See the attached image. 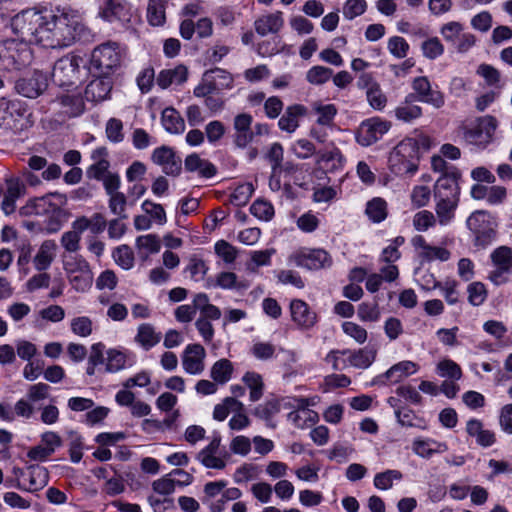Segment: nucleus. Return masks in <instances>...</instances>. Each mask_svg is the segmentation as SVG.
Instances as JSON below:
<instances>
[{
    "mask_svg": "<svg viewBox=\"0 0 512 512\" xmlns=\"http://www.w3.org/2000/svg\"><path fill=\"white\" fill-rule=\"evenodd\" d=\"M63 113L69 117L79 116L84 111V102L80 94H65L58 98Z\"/></svg>",
    "mask_w": 512,
    "mask_h": 512,
    "instance_id": "37998d69",
    "label": "nucleus"
},
{
    "mask_svg": "<svg viewBox=\"0 0 512 512\" xmlns=\"http://www.w3.org/2000/svg\"><path fill=\"white\" fill-rule=\"evenodd\" d=\"M71 286L78 292L87 291L93 282V273L91 269L81 270L78 273L68 276Z\"/></svg>",
    "mask_w": 512,
    "mask_h": 512,
    "instance_id": "0e129e2a",
    "label": "nucleus"
},
{
    "mask_svg": "<svg viewBox=\"0 0 512 512\" xmlns=\"http://www.w3.org/2000/svg\"><path fill=\"white\" fill-rule=\"evenodd\" d=\"M260 468L252 463H244L236 468L233 474V481L236 484H244L258 478Z\"/></svg>",
    "mask_w": 512,
    "mask_h": 512,
    "instance_id": "4d7b16f0",
    "label": "nucleus"
},
{
    "mask_svg": "<svg viewBox=\"0 0 512 512\" xmlns=\"http://www.w3.org/2000/svg\"><path fill=\"white\" fill-rule=\"evenodd\" d=\"M5 186L1 208L6 215H10L15 211L16 201L24 194L25 187L17 178L6 179Z\"/></svg>",
    "mask_w": 512,
    "mask_h": 512,
    "instance_id": "cd10ccee",
    "label": "nucleus"
},
{
    "mask_svg": "<svg viewBox=\"0 0 512 512\" xmlns=\"http://www.w3.org/2000/svg\"><path fill=\"white\" fill-rule=\"evenodd\" d=\"M411 450L419 458L428 460L434 455L447 452L448 445L434 438L418 436L412 440Z\"/></svg>",
    "mask_w": 512,
    "mask_h": 512,
    "instance_id": "4be33fe9",
    "label": "nucleus"
},
{
    "mask_svg": "<svg viewBox=\"0 0 512 512\" xmlns=\"http://www.w3.org/2000/svg\"><path fill=\"white\" fill-rule=\"evenodd\" d=\"M233 88L234 76L229 71L216 67L203 73L200 82L193 89V95L206 97Z\"/></svg>",
    "mask_w": 512,
    "mask_h": 512,
    "instance_id": "1a4fd4ad",
    "label": "nucleus"
},
{
    "mask_svg": "<svg viewBox=\"0 0 512 512\" xmlns=\"http://www.w3.org/2000/svg\"><path fill=\"white\" fill-rule=\"evenodd\" d=\"M376 350L371 347H365L358 350H350V367L357 369H367L376 359Z\"/></svg>",
    "mask_w": 512,
    "mask_h": 512,
    "instance_id": "a19ab883",
    "label": "nucleus"
},
{
    "mask_svg": "<svg viewBox=\"0 0 512 512\" xmlns=\"http://www.w3.org/2000/svg\"><path fill=\"white\" fill-rule=\"evenodd\" d=\"M232 372V363L227 359H220L213 364L210 375L216 383L225 384L231 379Z\"/></svg>",
    "mask_w": 512,
    "mask_h": 512,
    "instance_id": "8fccbe9b",
    "label": "nucleus"
},
{
    "mask_svg": "<svg viewBox=\"0 0 512 512\" xmlns=\"http://www.w3.org/2000/svg\"><path fill=\"white\" fill-rule=\"evenodd\" d=\"M405 242L403 236H397L389 241V244L382 250L379 261L381 263H395L400 259L399 247Z\"/></svg>",
    "mask_w": 512,
    "mask_h": 512,
    "instance_id": "864d4df0",
    "label": "nucleus"
},
{
    "mask_svg": "<svg viewBox=\"0 0 512 512\" xmlns=\"http://www.w3.org/2000/svg\"><path fill=\"white\" fill-rule=\"evenodd\" d=\"M136 362L135 355L127 350L109 349L106 352L105 370L116 373L132 367Z\"/></svg>",
    "mask_w": 512,
    "mask_h": 512,
    "instance_id": "bb28decb",
    "label": "nucleus"
},
{
    "mask_svg": "<svg viewBox=\"0 0 512 512\" xmlns=\"http://www.w3.org/2000/svg\"><path fill=\"white\" fill-rule=\"evenodd\" d=\"M48 86V79L45 74L35 71L30 77L17 81L16 90L27 98H37Z\"/></svg>",
    "mask_w": 512,
    "mask_h": 512,
    "instance_id": "5701e85b",
    "label": "nucleus"
},
{
    "mask_svg": "<svg viewBox=\"0 0 512 512\" xmlns=\"http://www.w3.org/2000/svg\"><path fill=\"white\" fill-rule=\"evenodd\" d=\"M395 116L400 121L410 123L422 116V108L406 101L395 109Z\"/></svg>",
    "mask_w": 512,
    "mask_h": 512,
    "instance_id": "6e6d98bb",
    "label": "nucleus"
},
{
    "mask_svg": "<svg viewBox=\"0 0 512 512\" xmlns=\"http://www.w3.org/2000/svg\"><path fill=\"white\" fill-rule=\"evenodd\" d=\"M435 217L440 226H448L455 220L459 201L447 199H435Z\"/></svg>",
    "mask_w": 512,
    "mask_h": 512,
    "instance_id": "473e14b6",
    "label": "nucleus"
},
{
    "mask_svg": "<svg viewBox=\"0 0 512 512\" xmlns=\"http://www.w3.org/2000/svg\"><path fill=\"white\" fill-rule=\"evenodd\" d=\"M368 8L366 0H346L342 7V13L346 20H353L363 15Z\"/></svg>",
    "mask_w": 512,
    "mask_h": 512,
    "instance_id": "e2e57ef3",
    "label": "nucleus"
},
{
    "mask_svg": "<svg viewBox=\"0 0 512 512\" xmlns=\"http://www.w3.org/2000/svg\"><path fill=\"white\" fill-rule=\"evenodd\" d=\"M215 254L227 265L234 263L238 256V250L225 240H218L214 245Z\"/></svg>",
    "mask_w": 512,
    "mask_h": 512,
    "instance_id": "69168bd1",
    "label": "nucleus"
},
{
    "mask_svg": "<svg viewBox=\"0 0 512 512\" xmlns=\"http://www.w3.org/2000/svg\"><path fill=\"white\" fill-rule=\"evenodd\" d=\"M83 59L80 56L68 54L60 58L53 67L52 80L60 87L72 86L80 79Z\"/></svg>",
    "mask_w": 512,
    "mask_h": 512,
    "instance_id": "f8f14e48",
    "label": "nucleus"
},
{
    "mask_svg": "<svg viewBox=\"0 0 512 512\" xmlns=\"http://www.w3.org/2000/svg\"><path fill=\"white\" fill-rule=\"evenodd\" d=\"M112 257L116 264L124 270H129L134 266V254L128 245H120L115 248Z\"/></svg>",
    "mask_w": 512,
    "mask_h": 512,
    "instance_id": "052dcab7",
    "label": "nucleus"
},
{
    "mask_svg": "<svg viewBox=\"0 0 512 512\" xmlns=\"http://www.w3.org/2000/svg\"><path fill=\"white\" fill-rule=\"evenodd\" d=\"M107 154L105 147H98L92 151L91 157L94 160V164L88 169L89 177L101 180L110 173V164L107 160Z\"/></svg>",
    "mask_w": 512,
    "mask_h": 512,
    "instance_id": "72a5a7b5",
    "label": "nucleus"
},
{
    "mask_svg": "<svg viewBox=\"0 0 512 512\" xmlns=\"http://www.w3.org/2000/svg\"><path fill=\"white\" fill-rule=\"evenodd\" d=\"M152 161L161 166L167 175H177L181 170V160L175 155L172 148L161 146L152 153Z\"/></svg>",
    "mask_w": 512,
    "mask_h": 512,
    "instance_id": "a878e982",
    "label": "nucleus"
},
{
    "mask_svg": "<svg viewBox=\"0 0 512 512\" xmlns=\"http://www.w3.org/2000/svg\"><path fill=\"white\" fill-rule=\"evenodd\" d=\"M316 399L317 397L298 399L297 409L288 414V421L299 429H306L315 425L319 421V415L308 407L315 405Z\"/></svg>",
    "mask_w": 512,
    "mask_h": 512,
    "instance_id": "f3484780",
    "label": "nucleus"
},
{
    "mask_svg": "<svg viewBox=\"0 0 512 512\" xmlns=\"http://www.w3.org/2000/svg\"><path fill=\"white\" fill-rule=\"evenodd\" d=\"M418 370L419 366L417 363L410 360H404L391 366L380 377L385 378L387 381L391 383H398L402 381L404 378L417 373Z\"/></svg>",
    "mask_w": 512,
    "mask_h": 512,
    "instance_id": "7c9ffc66",
    "label": "nucleus"
},
{
    "mask_svg": "<svg viewBox=\"0 0 512 512\" xmlns=\"http://www.w3.org/2000/svg\"><path fill=\"white\" fill-rule=\"evenodd\" d=\"M57 244L54 240H45L34 256L33 263L38 271L48 269L56 257Z\"/></svg>",
    "mask_w": 512,
    "mask_h": 512,
    "instance_id": "2f4dec72",
    "label": "nucleus"
},
{
    "mask_svg": "<svg viewBox=\"0 0 512 512\" xmlns=\"http://www.w3.org/2000/svg\"><path fill=\"white\" fill-rule=\"evenodd\" d=\"M466 225L474 236V243L479 247L488 246L495 238V223L491 215L483 210L473 212Z\"/></svg>",
    "mask_w": 512,
    "mask_h": 512,
    "instance_id": "9d476101",
    "label": "nucleus"
},
{
    "mask_svg": "<svg viewBox=\"0 0 512 512\" xmlns=\"http://www.w3.org/2000/svg\"><path fill=\"white\" fill-rule=\"evenodd\" d=\"M432 145V139L423 133L405 137L389 152V171L397 177L413 176L419 169L422 154L428 152Z\"/></svg>",
    "mask_w": 512,
    "mask_h": 512,
    "instance_id": "f03ea898",
    "label": "nucleus"
},
{
    "mask_svg": "<svg viewBox=\"0 0 512 512\" xmlns=\"http://www.w3.org/2000/svg\"><path fill=\"white\" fill-rule=\"evenodd\" d=\"M97 16L111 25L125 29L140 20L138 9L128 0H102Z\"/></svg>",
    "mask_w": 512,
    "mask_h": 512,
    "instance_id": "39448f33",
    "label": "nucleus"
},
{
    "mask_svg": "<svg viewBox=\"0 0 512 512\" xmlns=\"http://www.w3.org/2000/svg\"><path fill=\"white\" fill-rule=\"evenodd\" d=\"M290 314L293 323L301 330H309L317 323V314L301 299L290 302Z\"/></svg>",
    "mask_w": 512,
    "mask_h": 512,
    "instance_id": "412c9836",
    "label": "nucleus"
},
{
    "mask_svg": "<svg viewBox=\"0 0 512 512\" xmlns=\"http://www.w3.org/2000/svg\"><path fill=\"white\" fill-rule=\"evenodd\" d=\"M252 123L253 117L248 113H240L235 116L233 121V141L238 148H246L253 141Z\"/></svg>",
    "mask_w": 512,
    "mask_h": 512,
    "instance_id": "b1692460",
    "label": "nucleus"
},
{
    "mask_svg": "<svg viewBox=\"0 0 512 512\" xmlns=\"http://www.w3.org/2000/svg\"><path fill=\"white\" fill-rule=\"evenodd\" d=\"M188 76V67L184 64H178L173 67L162 69L156 76V84L161 89L180 86L188 80Z\"/></svg>",
    "mask_w": 512,
    "mask_h": 512,
    "instance_id": "393cba45",
    "label": "nucleus"
},
{
    "mask_svg": "<svg viewBox=\"0 0 512 512\" xmlns=\"http://www.w3.org/2000/svg\"><path fill=\"white\" fill-rule=\"evenodd\" d=\"M8 28L45 49L67 48L86 31L83 12L71 6L22 10L10 19Z\"/></svg>",
    "mask_w": 512,
    "mask_h": 512,
    "instance_id": "f257e3e1",
    "label": "nucleus"
},
{
    "mask_svg": "<svg viewBox=\"0 0 512 512\" xmlns=\"http://www.w3.org/2000/svg\"><path fill=\"white\" fill-rule=\"evenodd\" d=\"M436 373L448 380H459L462 377L461 367L451 359L440 360L436 365Z\"/></svg>",
    "mask_w": 512,
    "mask_h": 512,
    "instance_id": "3c124183",
    "label": "nucleus"
},
{
    "mask_svg": "<svg viewBox=\"0 0 512 512\" xmlns=\"http://www.w3.org/2000/svg\"><path fill=\"white\" fill-rule=\"evenodd\" d=\"M349 356V349H333L327 353L324 361L329 364L333 370L341 371L350 368Z\"/></svg>",
    "mask_w": 512,
    "mask_h": 512,
    "instance_id": "a18cd8bd",
    "label": "nucleus"
},
{
    "mask_svg": "<svg viewBox=\"0 0 512 512\" xmlns=\"http://www.w3.org/2000/svg\"><path fill=\"white\" fill-rule=\"evenodd\" d=\"M497 128L498 121L495 117H478L470 126L463 128V138L468 144L485 149L494 141Z\"/></svg>",
    "mask_w": 512,
    "mask_h": 512,
    "instance_id": "6e6552de",
    "label": "nucleus"
},
{
    "mask_svg": "<svg viewBox=\"0 0 512 512\" xmlns=\"http://www.w3.org/2000/svg\"><path fill=\"white\" fill-rule=\"evenodd\" d=\"M391 123L379 117L364 120L356 131V141L359 145L368 147L388 133Z\"/></svg>",
    "mask_w": 512,
    "mask_h": 512,
    "instance_id": "2eb2a0df",
    "label": "nucleus"
},
{
    "mask_svg": "<svg viewBox=\"0 0 512 512\" xmlns=\"http://www.w3.org/2000/svg\"><path fill=\"white\" fill-rule=\"evenodd\" d=\"M68 451L72 463H79L83 457L85 448L84 439L77 431L67 433Z\"/></svg>",
    "mask_w": 512,
    "mask_h": 512,
    "instance_id": "de8ad7c7",
    "label": "nucleus"
},
{
    "mask_svg": "<svg viewBox=\"0 0 512 512\" xmlns=\"http://www.w3.org/2000/svg\"><path fill=\"white\" fill-rule=\"evenodd\" d=\"M437 224L435 215L429 210H420L412 218V225L418 232H426Z\"/></svg>",
    "mask_w": 512,
    "mask_h": 512,
    "instance_id": "13d9d810",
    "label": "nucleus"
},
{
    "mask_svg": "<svg viewBox=\"0 0 512 512\" xmlns=\"http://www.w3.org/2000/svg\"><path fill=\"white\" fill-rule=\"evenodd\" d=\"M365 215L375 224L383 222L388 216V203L384 198L374 197L366 203Z\"/></svg>",
    "mask_w": 512,
    "mask_h": 512,
    "instance_id": "58836bf2",
    "label": "nucleus"
},
{
    "mask_svg": "<svg viewBox=\"0 0 512 512\" xmlns=\"http://www.w3.org/2000/svg\"><path fill=\"white\" fill-rule=\"evenodd\" d=\"M123 51L115 42H106L94 48L91 68L100 76H109L120 67Z\"/></svg>",
    "mask_w": 512,
    "mask_h": 512,
    "instance_id": "0eeeda50",
    "label": "nucleus"
},
{
    "mask_svg": "<svg viewBox=\"0 0 512 512\" xmlns=\"http://www.w3.org/2000/svg\"><path fill=\"white\" fill-rule=\"evenodd\" d=\"M112 83L107 76H100L92 80L86 87L84 96L88 101L100 102L108 98Z\"/></svg>",
    "mask_w": 512,
    "mask_h": 512,
    "instance_id": "c756f323",
    "label": "nucleus"
},
{
    "mask_svg": "<svg viewBox=\"0 0 512 512\" xmlns=\"http://www.w3.org/2000/svg\"><path fill=\"white\" fill-rule=\"evenodd\" d=\"M243 410V404L234 397L225 398L222 403L214 407L213 418L217 421H224L232 411Z\"/></svg>",
    "mask_w": 512,
    "mask_h": 512,
    "instance_id": "603ef678",
    "label": "nucleus"
},
{
    "mask_svg": "<svg viewBox=\"0 0 512 512\" xmlns=\"http://www.w3.org/2000/svg\"><path fill=\"white\" fill-rule=\"evenodd\" d=\"M33 125L32 114L19 100L0 98V127L21 132Z\"/></svg>",
    "mask_w": 512,
    "mask_h": 512,
    "instance_id": "423d86ee",
    "label": "nucleus"
},
{
    "mask_svg": "<svg viewBox=\"0 0 512 512\" xmlns=\"http://www.w3.org/2000/svg\"><path fill=\"white\" fill-rule=\"evenodd\" d=\"M221 439L213 437L207 446L197 454V460L206 468L222 470L226 467L225 454L220 450Z\"/></svg>",
    "mask_w": 512,
    "mask_h": 512,
    "instance_id": "aec40b11",
    "label": "nucleus"
},
{
    "mask_svg": "<svg viewBox=\"0 0 512 512\" xmlns=\"http://www.w3.org/2000/svg\"><path fill=\"white\" fill-rule=\"evenodd\" d=\"M135 247L139 257L142 260H147L150 255L160 251L161 240L156 234L141 235L136 238Z\"/></svg>",
    "mask_w": 512,
    "mask_h": 512,
    "instance_id": "c9c22d12",
    "label": "nucleus"
},
{
    "mask_svg": "<svg viewBox=\"0 0 512 512\" xmlns=\"http://www.w3.org/2000/svg\"><path fill=\"white\" fill-rule=\"evenodd\" d=\"M313 113L316 115V123L320 126L332 125L337 114V108L334 104L314 102L312 104Z\"/></svg>",
    "mask_w": 512,
    "mask_h": 512,
    "instance_id": "79ce46f5",
    "label": "nucleus"
},
{
    "mask_svg": "<svg viewBox=\"0 0 512 512\" xmlns=\"http://www.w3.org/2000/svg\"><path fill=\"white\" fill-rule=\"evenodd\" d=\"M283 16L281 12H275L260 17L255 22L256 32L265 36L270 33H277L283 26Z\"/></svg>",
    "mask_w": 512,
    "mask_h": 512,
    "instance_id": "4c0bfd02",
    "label": "nucleus"
},
{
    "mask_svg": "<svg viewBox=\"0 0 512 512\" xmlns=\"http://www.w3.org/2000/svg\"><path fill=\"white\" fill-rule=\"evenodd\" d=\"M412 88L420 102L429 104L437 109L444 106V94L438 89L437 86L433 88L427 77H416L412 82Z\"/></svg>",
    "mask_w": 512,
    "mask_h": 512,
    "instance_id": "a211bd4d",
    "label": "nucleus"
},
{
    "mask_svg": "<svg viewBox=\"0 0 512 512\" xmlns=\"http://www.w3.org/2000/svg\"><path fill=\"white\" fill-rule=\"evenodd\" d=\"M66 196L60 193H49L27 201L19 213L23 216H45L46 220L42 230L47 234L58 232L66 221Z\"/></svg>",
    "mask_w": 512,
    "mask_h": 512,
    "instance_id": "7ed1b4c3",
    "label": "nucleus"
},
{
    "mask_svg": "<svg viewBox=\"0 0 512 512\" xmlns=\"http://www.w3.org/2000/svg\"><path fill=\"white\" fill-rule=\"evenodd\" d=\"M141 209L152 219L154 223L164 225L167 222L166 213L162 205L150 200H145L141 204Z\"/></svg>",
    "mask_w": 512,
    "mask_h": 512,
    "instance_id": "338daca9",
    "label": "nucleus"
},
{
    "mask_svg": "<svg viewBox=\"0 0 512 512\" xmlns=\"http://www.w3.org/2000/svg\"><path fill=\"white\" fill-rule=\"evenodd\" d=\"M307 112V107L302 104L288 106L278 121L279 128L288 133L295 132L299 127V119L305 116Z\"/></svg>",
    "mask_w": 512,
    "mask_h": 512,
    "instance_id": "c85d7f7f",
    "label": "nucleus"
},
{
    "mask_svg": "<svg viewBox=\"0 0 512 512\" xmlns=\"http://www.w3.org/2000/svg\"><path fill=\"white\" fill-rule=\"evenodd\" d=\"M185 169L203 178H211L216 173L215 166L197 154H191L186 157Z\"/></svg>",
    "mask_w": 512,
    "mask_h": 512,
    "instance_id": "f704fd0d",
    "label": "nucleus"
},
{
    "mask_svg": "<svg viewBox=\"0 0 512 512\" xmlns=\"http://www.w3.org/2000/svg\"><path fill=\"white\" fill-rule=\"evenodd\" d=\"M135 340L141 347L148 350L160 341V335L150 324H142L138 327Z\"/></svg>",
    "mask_w": 512,
    "mask_h": 512,
    "instance_id": "49530a36",
    "label": "nucleus"
},
{
    "mask_svg": "<svg viewBox=\"0 0 512 512\" xmlns=\"http://www.w3.org/2000/svg\"><path fill=\"white\" fill-rule=\"evenodd\" d=\"M490 259L493 268L488 279L496 286L507 283L512 274V248L499 246L492 251Z\"/></svg>",
    "mask_w": 512,
    "mask_h": 512,
    "instance_id": "ddd939ff",
    "label": "nucleus"
},
{
    "mask_svg": "<svg viewBox=\"0 0 512 512\" xmlns=\"http://www.w3.org/2000/svg\"><path fill=\"white\" fill-rule=\"evenodd\" d=\"M461 173L457 169H452L450 172L442 174L434 185L435 199H447L449 201H460L461 189L459 186V179Z\"/></svg>",
    "mask_w": 512,
    "mask_h": 512,
    "instance_id": "dca6fc26",
    "label": "nucleus"
},
{
    "mask_svg": "<svg viewBox=\"0 0 512 512\" xmlns=\"http://www.w3.org/2000/svg\"><path fill=\"white\" fill-rule=\"evenodd\" d=\"M431 200V189L424 184L413 186L410 193V201L414 208L426 207Z\"/></svg>",
    "mask_w": 512,
    "mask_h": 512,
    "instance_id": "bf43d9fd",
    "label": "nucleus"
},
{
    "mask_svg": "<svg viewBox=\"0 0 512 512\" xmlns=\"http://www.w3.org/2000/svg\"><path fill=\"white\" fill-rule=\"evenodd\" d=\"M206 351L200 344H188L182 352L183 370L190 375H199L205 369Z\"/></svg>",
    "mask_w": 512,
    "mask_h": 512,
    "instance_id": "6ab92c4d",
    "label": "nucleus"
},
{
    "mask_svg": "<svg viewBox=\"0 0 512 512\" xmlns=\"http://www.w3.org/2000/svg\"><path fill=\"white\" fill-rule=\"evenodd\" d=\"M242 380L250 390V400L252 402L258 401L263 395L264 383L262 376L256 372H246Z\"/></svg>",
    "mask_w": 512,
    "mask_h": 512,
    "instance_id": "09e8293b",
    "label": "nucleus"
},
{
    "mask_svg": "<svg viewBox=\"0 0 512 512\" xmlns=\"http://www.w3.org/2000/svg\"><path fill=\"white\" fill-rule=\"evenodd\" d=\"M421 51L425 58L434 60L443 55L444 46L438 37H430L422 42Z\"/></svg>",
    "mask_w": 512,
    "mask_h": 512,
    "instance_id": "774afa93",
    "label": "nucleus"
},
{
    "mask_svg": "<svg viewBox=\"0 0 512 512\" xmlns=\"http://www.w3.org/2000/svg\"><path fill=\"white\" fill-rule=\"evenodd\" d=\"M147 19L152 26H161L165 22V1L150 0L147 7Z\"/></svg>",
    "mask_w": 512,
    "mask_h": 512,
    "instance_id": "5fc2aeb1",
    "label": "nucleus"
},
{
    "mask_svg": "<svg viewBox=\"0 0 512 512\" xmlns=\"http://www.w3.org/2000/svg\"><path fill=\"white\" fill-rule=\"evenodd\" d=\"M357 316L363 322H377L381 317V310L376 302H362L358 306Z\"/></svg>",
    "mask_w": 512,
    "mask_h": 512,
    "instance_id": "680f3d73",
    "label": "nucleus"
},
{
    "mask_svg": "<svg viewBox=\"0 0 512 512\" xmlns=\"http://www.w3.org/2000/svg\"><path fill=\"white\" fill-rule=\"evenodd\" d=\"M287 263L307 270H319L329 268L332 265V258L324 249L302 248L290 254Z\"/></svg>",
    "mask_w": 512,
    "mask_h": 512,
    "instance_id": "9b49d317",
    "label": "nucleus"
},
{
    "mask_svg": "<svg viewBox=\"0 0 512 512\" xmlns=\"http://www.w3.org/2000/svg\"><path fill=\"white\" fill-rule=\"evenodd\" d=\"M161 121L164 129L171 134H181L185 131L184 119L173 107H167L162 111Z\"/></svg>",
    "mask_w": 512,
    "mask_h": 512,
    "instance_id": "ea45409f",
    "label": "nucleus"
},
{
    "mask_svg": "<svg viewBox=\"0 0 512 512\" xmlns=\"http://www.w3.org/2000/svg\"><path fill=\"white\" fill-rule=\"evenodd\" d=\"M466 431L480 446L489 447L495 442L494 433L484 429L482 422L478 419H470L466 424Z\"/></svg>",
    "mask_w": 512,
    "mask_h": 512,
    "instance_id": "e433bc0d",
    "label": "nucleus"
},
{
    "mask_svg": "<svg viewBox=\"0 0 512 512\" xmlns=\"http://www.w3.org/2000/svg\"><path fill=\"white\" fill-rule=\"evenodd\" d=\"M14 475L17 479V488L36 492L43 489L49 481L48 470L40 465H30L25 470L15 468Z\"/></svg>",
    "mask_w": 512,
    "mask_h": 512,
    "instance_id": "4468645a",
    "label": "nucleus"
},
{
    "mask_svg": "<svg viewBox=\"0 0 512 512\" xmlns=\"http://www.w3.org/2000/svg\"><path fill=\"white\" fill-rule=\"evenodd\" d=\"M403 479L401 471L396 469H387L383 472L375 474L373 484L378 490H389L393 487L394 482H399Z\"/></svg>",
    "mask_w": 512,
    "mask_h": 512,
    "instance_id": "c03bdc74",
    "label": "nucleus"
},
{
    "mask_svg": "<svg viewBox=\"0 0 512 512\" xmlns=\"http://www.w3.org/2000/svg\"><path fill=\"white\" fill-rule=\"evenodd\" d=\"M0 41V70L18 71L27 67L33 58L30 39L15 35Z\"/></svg>",
    "mask_w": 512,
    "mask_h": 512,
    "instance_id": "20e7f679",
    "label": "nucleus"
}]
</instances>
